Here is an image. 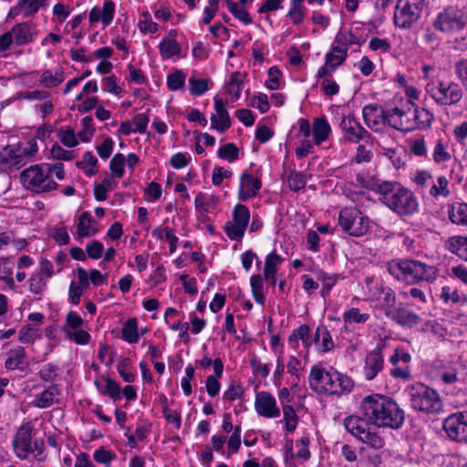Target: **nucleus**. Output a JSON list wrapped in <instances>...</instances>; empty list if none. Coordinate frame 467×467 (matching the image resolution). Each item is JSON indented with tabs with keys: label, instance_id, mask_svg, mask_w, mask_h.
<instances>
[{
	"label": "nucleus",
	"instance_id": "1",
	"mask_svg": "<svg viewBox=\"0 0 467 467\" xmlns=\"http://www.w3.org/2000/svg\"><path fill=\"white\" fill-rule=\"evenodd\" d=\"M360 413L370 424L379 428L399 430L405 421V412L391 398L372 394L360 403Z\"/></svg>",
	"mask_w": 467,
	"mask_h": 467
},
{
	"label": "nucleus",
	"instance_id": "2",
	"mask_svg": "<svg viewBox=\"0 0 467 467\" xmlns=\"http://www.w3.org/2000/svg\"><path fill=\"white\" fill-rule=\"evenodd\" d=\"M386 268L396 280L407 285L431 284L438 277V269L434 265L414 259H393L386 264Z\"/></svg>",
	"mask_w": 467,
	"mask_h": 467
},
{
	"label": "nucleus",
	"instance_id": "3",
	"mask_svg": "<svg viewBox=\"0 0 467 467\" xmlns=\"http://www.w3.org/2000/svg\"><path fill=\"white\" fill-rule=\"evenodd\" d=\"M379 202L400 216H409L419 210L416 195L396 182H383L379 189Z\"/></svg>",
	"mask_w": 467,
	"mask_h": 467
},
{
	"label": "nucleus",
	"instance_id": "4",
	"mask_svg": "<svg viewBox=\"0 0 467 467\" xmlns=\"http://www.w3.org/2000/svg\"><path fill=\"white\" fill-rule=\"evenodd\" d=\"M310 389L317 394L341 395L349 392L353 388L352 379L334 368L329 370L315 365L308 376Z\"/></svg>",
	"mask_w": 467,
	"mask_h": 467
},
{
	"label": "nucleus",
	"instance_id": "5",
	"mask_svg": "<svg viewBox=\"0 0 467 467\" xmlns=\"http://www.w3.org/2000/svg\"><path fill=\"white\" fill-rule=\"evenodd\" d=\"M426 94L441 107L458 105L463 97L462 86L450 79L433 77L425 85Z\"/></svg>",
	"mask_w": 467,
	"mask_h": 467
},
{
	"label": "nucleus",
	"instance_id": "6",
	"mask_svg": "<svg viewBox=\"0 0 467 467\" xmlns=\"http://www.w3.org/2000/svg\"><path fill=\"white\" fill-rule=\"evenodd\" d=\"M410 406L417 411L426 414H435L442 410L443 403L439 393L422 383H414L404 390Z\"/></svg>",
	"mask_w": 467,
	"mask_h": 467
},
{
	"label": "nucleus",
	"instance_id": "7",
	"mask_svg": "<svg viewBox=\"0 0 467 467\" xmlns=\"http://www.w3.org/2000/svg\"><path fill=\"white\" fill-rule=\"evenodd\" d=\"M23 187L35 193H46L57 188V183L52 179V166L49 163L32 165L20 173Z\"/></svg>",
	"mask_w": 467,
	"mask_h": 467
},
{
	"label": "nucleus",
	"instance_id": "8",
	"mask_svg": "<svg viewBox=\"0 0 467 467\" xmlns=\"http://www.w3.org/2000/svg\"><path fill=\"white\" fill-rule=\"evenodd\" d=\"M33 427L29 424L22 425L16 431L13 439V447L16 455L25 460L29 454L34 453V457L37 461H43L42 448L44 447L43 441L34 439L32 436Z\"/></svg>",
	"mask_w": 467,
	"mask_h": 467
},
{
	"label": "nucleus",
	"instance_id": "9",
	"mask_svg": "<svg viewBox=\"0 0 467 467\" xmlns=\"http://www.w3.org/2000/svg\"><path fill=\"white\" fill-rule=\"evenodd\" d=\"M338 224L343 232L360 237L368 233L369 219L356 207H345L339 213Z\"/></svg>",
	"mask_w": 467,
	"mask_h": 467
},
{
	"label": "nucleus",
	"instance_id": "10",
	"mask_svg": "<svg viewBox=\"0 0 467 467\" xmlns=\"http://www.w3.org/2000/svg\"><path fill=\"white\" fill-rule=\"evenodd\" d=\"M425 0H399L394 12L395 26L401 29H410L418 22Z\"/></svg>",
	"mask_w": 467,
	"mask_h": 467
},
{
	"label": "nucleus",
	"instance_id": "11",
	"mask_svg": "<svg viewBox=\"0 0 467 467\" xmlns=\"http://www.w3.org/2000/svg\"><path fill=\"white\" fill-rule=\"evenodd\" d=\"M37 35L36 26L30 22L16 24L10 31L0 36V51H6L12 44L24 46L33 42Z\"/></svg>",
	"mask_w": 467,
	"mask_h": 467
},
{
	"label": "nucleus",
	"instance_id": "12",
	"mask_svg": "<svg viewBox=\"0 0 467 467\" xmlns=\"http://www.w3.org/2000/svg\"><path fill=\"white\" fill-rule=\"evenodd\" d=\"M38 151L37 142L35 139H31L25 143L20 144L17 148L6 147L4 152L10 165V171L19 169L26 165L27 161L33 159Z\"/></svg>",
	"mask_w": 467,
	"mask_h": 467
},
{
	"label": "nucleus",
	"instance_id": "13",
	"mask_svg": "<svg viewBox=\"0 0 467 467\" xmlns=\"http://www.w3.org/2000/svg\"><path fill=\"white\" fill-rule=\"evenodd\" d=\"M250 219L249 209L243 204H236L233 212V221L224 226L227 236L234 241H240L245 233Z\"/></svg>",
	"mask_w": 467,
	"mask_h": 467
},
{
	"label": "nucleus",
	"instance_id": "14",
	"mask_svg": "<svg viewBox=\"0 0 467 467\" xmlns=\"http://www.w3.org/2000/svg\"><path fill=\"white\" fill-rule=\"evenodd\" d=\"M433 26L443 33H453L462 30L465 21L456 7L448 6L438 14Z\"/></svg>",
	"mask_w": 467,
	"mask_h": 467
},
{
	"label": "nucleus",
	"instance_id": "15",
	"mask_svg": "<svg viewBox=\"0 0 467 467\" xmlns=\"http://www.w3.org/2000/svg\"><path fill=\"white\" fill-rule=\"evenodd\" d=\"M339 128L343 139L351 143H358L361 140H367L370 137V134L352 116L343 117Z\"/></svg>",
	"mask_w": 467,
	"mask_h": 467
},
{
	"label": "nucleus",
	"instance_id": "16",
	"mask_svg": "<svg viewBox=\"0 0 467 467\" xmlns=\"http://www.w3.org/2000/svg\"><path fill=\"white\" fill-rule=\"evenodd\" d=\"M254 409L258 415L265 418L271 419L280 416V410L276 405L275 399L267 391H261L256 394Z\"/></svg>",
	"mask_w": 467,
	"mask_h": 467
},
{
	"label": "nucleus",
	"instance_id": "17",
	"mask_svg": "<svg viewBox=\"0 0 467 467\" xmlns=\"http://www.w3.org/2000/svg\"><path fill=\"white\" fill-rule=\"evenodd\" d=\"M383 344L378 345L365 358L364 376L371 380L382 370L384 358L382 355Z\"/></svg>",
	"mask_w": 467,
	"mask_h": 467
},
{
	"label": "nucleus",
	"instance_id": "18",
	"mask_svg": "<svg viewBox=\"0 0 467 467\" xmlns=\"http://www.w3.org/2000/svg\"><path fill=\"white\" fill-rule=\"evenodd\" d=\"M213 99L216 114H212L211 116L212 129L217 130L219 133H223L231 127L230 115L221 98L216 96Z\"/></svg>",
	"mask_w": 467,
	"mask_h": 467
},
{
	"label": "nucleus",
	"instance_id": "19",
	"mask_svg": "<svg viewBox=\"0 0 467 467\" xmlns=\"http://www.w3.org/2000/svg\"><path fill=\"white\" fill-rule=\"evenodd\" d=\"M452 158L451 140L444 136L434 140L431 152V160L435 164L449 162Z\"/></svg>",
	"mask_w": 467,
	"mask_h": 467
},
{
	"label": "nucleus",
	"instance_id": "20",
	"mask_svg": "<svg viewBox=\"0 0 467 467\" xmlns=\"http://www.w3.org/2000/svg\"><path fill=\"white\" fill-rule=\"evenodd\" d=\"M262 187L259 178L253 177L248 172H243L240 177L238 197L241 201H246L257 195Z\"/></svg>",
	"mask_w": 467,
	"mask_h": 467
},
{
	"label": "nucleus",
	"instance_id": "21",
	"mask_svg": "<svg viewBox=\"0 0 467 467\" xmlns=\"http://www.w3.org/2000/svg\"><path fill=\"white\" fill-rule=\"evenodd\" d=\"M362 115L366 125L374 131H379L385 125L384 109L376 104H368L363 108Z\"/></svg>",
	"mask_w": 467,
	"mask_h": 467
},
{
	"label": "nucleus",
	"instance_id": "22",
	"mask_svg": "<svg viewBox=\"0 0 467 467\" xmlns=\"http://www.w3.org/2000/svg\"><path fill=\"white\" fill-rule=\"evenodd\" d=\"M368 424H370V422L362 415L361 417L351 415L344 420L346 430L359 441L363 436L367 434V431L371 430Z\"/></svg>",
	"mask_w": 467,
	"mask_h": 467
},
{
	"label": "nucleus",
	"instance_id": "23",
	"mask_svg": "<svg viewBox=\"0 0 467 467\" xmlns=\"http://www.w3.org/2000/svg\"><path fill=\"white\" fill-rule=\"evenodd\" d=\"M389 320L393 321L397 325L402 327H413L421 322L420 317L415 312L399 306L398 308L393 312Z\"/></svg>",
	"mask_w": 467,
	"mask_h": 467
},
{
	"label": "nucleus",
	"instance_id": "24",
	"mask_svg": "<svg viewBox=\"0 0 467 467\" xmlns=\"http://www.w3.org/2000/svg\"><path fill=\"white\" fill-rule=\"evenodd\" d=\"M314 336L310 334V327L303 324L299 326L297 328L294 329L292 334L288 337V343L292 348H297L298 340H301L306 351L308 348L315 345Z\"/></svg>",
	"mask_w": 467,
	"mask_h": 467
},
{
	"label": "nucleus",
	"instance_id": "25",
	"mask_svg": "<svg viewBox=\"0 0 467 467\" xmlns=\"http://www.w3.org/2000/svg\"><path fill=\"white\" fill-rule=\"evenodd\" d=\"M379 308L384 313L385 317L389 319L393 312L398 308L397 296L390 287H381Z\"/></svg>",
	"mask_w": 467,
	"mask_h": 467
},
{
	"label": "nucleus",
	"instance_id": "26",
	"mask_svg": "<svg viewBox=\"0 0 467 467\" xmlns=\"http://www.w3.org/2000/svg\"><path fill=\"white\" fill-rule=\"evenodd\" d=\"M7 358L5 362V367L6 369L15 370L21 369L24 370L27 367L26 351L23 347H16L11 349L7 354Z\"/></svg>",
	"mask_w": 467,
	"mask_h": 467
},
{
	"label": "nucleus",
	"instance_id": "27",
	"mask_svg": "<svg viewBox=\"0 0 467 467\" xmlns=\"http://www.w3.org/2000/svg\"><path fill=\"white\" fill-rule=\"evenodd\" d=\"M315 346L317 350L326 353L332 350L335 348L332 337L326 326L320 325L316 328L314 335Z\"/></svg>",
	"mask_w": 467,
	"mask_h": 467
},
{
	"label": "nucleus",
	"instance_id": "28",
	"mask_svg": "<svg viewBox=\"0 0 467 467\" xmlns=\"http://www.w3.org/2000/svg\"><path fill=\"white\" fill-rule=\"evenodd\" d=\"M427 192L435 200L446 199L451 195L449 180L444 175H440L433 180Z\"/></svg>",
	"mask_w": 467,
	"mask_h": 467
},
{
	"label": "nucleus",
	"instance_id": "29",
	"mask_svg": "<svg viewBox=\"0 0 467 467\" xmlns=\"http://www.w3.org/2000/svg\"><path fill=\"white\" fill-rule=\"evenodd\" d=\"M448 215L451 223L467 227V203L454 202L448 207Z\"/></svg>",
	"mask_w": 467,
	"mask_h": 467
},
{
	"label": "nucleus",
	"instance_id": "30",
	"mask_svg": "<svg viewBox=\"0 0 467 467\" xmlns=\"http://www.w3.org/2000/svg\"><path fill=\"white\" fill-rule=\"evenodd\" d=\"M405 114L406 112L398 107L391 109H384L385 124L398 130H410V127L406 126L403 121Z\"/></svg>",
	"mask_w": 467,
	"mask_h": 467
},
{
	"label": "nucleus",
	"instance_id": "31",
	"mask_svg": "<svg viewBox=\"0 0 467 467\" xmlns=\"http://www.w3.org/2000/svg\"><path fill=\"white\" fill-rule=\"evenodd\" d=\"M445 246L451 253L467 261V236L455 235L450 237L446 241Z\"/></svg>",
	"mask_w": 467,
	"mask_h": 467
},
{
	"label": "nucleus",
	"instance_id": "32",
	"mask_svg": "<svg viewBox=\"0 0 467 467\" xmlns=\"http://www.w3.org/2000/svg\"><path fill=\"white\" fill-rule=\"evenodd\" d=\"M95 223V220L88 212L81 213L77 225L78 237L83 238L96 234L97 229L94 226Z\"/></svg>",
	"mask_w": 467,
	"mask_h": 467
},
{
	"label": "nucleus",
	"instance_id": "33",
	"mask_svg": "<svg viewBox=\"0 0 467 467\" xmlns=\"http://www.w3.org/2000/svg\"><path fill=\"white\" fill-rule=\"evenodd\" d=\"M443 429L447 435L455 441H461L462 420L460 412L453 413L443 421Z\"/></svg>",
	"mask_w": 467,
	"mask_h": 467
},
{
	"label": "nucleus",
	"instance_id": "34",
	"mask_svg": "<svg viewBox=\"0 0 467 467\" xmlns=\"http://www.w3.org/2000/svg\"><path fill=\"white\" fill-rule=\"evenodd\" d=\"M330 133L331 128L326 118L322 117L315 119L313 122V137L315 144L320 145L327 140Z\"/></svg>",
	"mask_w": 467,
	"mask_h": 467
},
{
	"label": "nucleus",
	"instance_id": "35",
	"mask_svg": "<svg viewBox=\"0 0 467 467\" xmlns=\"http://www.w3.org/2000/svg\"><path fill=\"white\" fill-rule=\"evenodd\" d=\"M60 393L57 385H51L48 389L36 395L34 405L37 408H47L54 403L55 398Z\"/></svg>",
	"mask_w": 467,
	"mask_h": 467
},
{
	"label": "nucleus",
	"instance_id": "36",
	"mask_svg": "<svg viewBox=\"0 0 467 467\" xmlns=\"http://www.w3.org/2000/svg\"><path fill=\"white\" fill-rule=\"evenodd\" d=\"M434 119L433 114L424 108H416L413 111L414 125L410 129H426Z\"/></svg>",
	"mask_w": 467,
	"mask_h": 467
},
{
	"label": "nucleus",
	"instance_id": "37",
	"mask_svg": "<svg viewBox=\"0 0 467 467\" xmlns=\"http://www.w3.org/2000/svg\"><path fill=\"white\" fill-rule=\"evenodd\" d=\"M355 187L369 189L379 195V189L383 187V182H377L366 172H358L355 175Z\"/></svg>",
	"mask_w": 467,
	"mask_h": 467
},
{
	"label": "nucleus",
	"instance_id": "38",
	"mask_svg": "<svg viewBox=\"0 0 467 467\" xmlns=\"http://www.w3.org/2000/svg\"><path fill=\"white\" fill-rule=\"evenodd\" d=\"M244 88V75L239 72H234L226 83V91L233 97L234 100L240 98L242 89Z\"/></svg>",
	"mask_w": 467,
	"mask_h": 467
},
{
	"label": "nucleus",
	"instance_id": "39",
	"mask_svg": "<svg viewBox=\"0 0 467 467\" xmlns=\"http://www.w3.org/2000/svg\"><path fill=\"white\" fill-rule=\"evenodd\" d=\"M160 54L162 58L169 59L173 56L179 55L181 47L179 43L172 38L165 37L159 44Z\"/></svg>",
	"mask_w": 467,
	"mask_h": 467
},
{
	"label": "nucleus",
	"instance_id": "40",
	"mask_svg": "<svg viewBox=\"0 0 467 467\" xmlns=\"http://www.w3.org/2000/svg\"><path fill=\"white\" fill-rule=\"evenodd\" d=\"M152 235L157 239H168L170 253L172 254L177 249L178 237L174 234V231L170 227H156L152 231Z\"/></svg>",
	"mask_w": 467,
	"mask_h": 467
},
{
	"label": "nucleus",
	"instance_id": "41",
	"mask_svg": "<svg viewBox=\"0 0 467 467\" xmlns=\"http://www.w3.org/2000/svg\"><path fill=\"white\" fill-rule=\"evenodd\" d=\"M347 57V51L336 47V45L333 44L331 50L326 54L325 61L327 65H330V67H334L336 69L338 66L345 62Z\"/></svg>",
	"mask_w": 467,
	"mask_h": 467
},
{
	"label": "nucleus",
	"instance_id": "42",
	"mask_svg": "<svg viewBox=\"0 0 467 467\" xmlns=\"http://www.w3.org/2000/svg\"><path fill=\"white\" fill-rule=\"evenodd\" d=\"M217 202V198L213 195H206L202 192H199L194 200L195 209L202 213H210L214 208Z\"/></svg>",
	"mask_w": 467,
	"mask_h": 467
},
{
	"label": "nucleus",
	"instance_id": "43",
	"mask_svg": "<svg viewBox=\"0 0 467 467\" xmlns=\"http://www.w3.org/2000/svg\"><path fill=\"white\" fill-rule=\"evenodd\" d=\"M122 338L130 344L137 343L139 340L138 321L136 318L129 319L121 329Z\"/></svg>",
	"mask_w": 467,
	"mask_h": 467
},
{
	"label": "nucleus",
	"instance_id": "44",
	"mask_svg": "<svg viewBox=\"0 0 467 467\" xmlns=\"http://www.w3.org/2000/svg\"><path fill=\"white\" fill-rule=\"evenodd\" d=\"M252 294L255 302L262 306H265V293L263 277L260 275H253L250 278Z\"/></svg>",
	"mask_w": 467,
	"mask_h": 467
},
{
	"label": "nucleus",
	"instance_id": "45",
	"mask_svg": "<svg viewBox=\"0 0 467 467\" xmlns=\"http://www.w3.org/2000/svg\"><path fill=\"white\" fill-rule=\"evenodd\" d=\"M369 317L368 313H360L357 307H351L343 313V320L347 325L364 324Z\"/></svg>",
	"mask_w": 467,
	"mask_h": 467
},
{
	"label": "nucleus",
	"instance_id": "46",
	"mask_svg": "<svg viewBox=\"0 0 467 467\" xmlns=\"http://www.w3.org/2000/svg\"><path fill=\"white\" fill-rule=\"evenodd\" d=\"M287 371L292 376V385L296 387L303 375L304 367L300 359L295 356H290L287 362Z\"/></svg>",
	"mask_w": 467,
	"mask_h": 467
},
{
	"label": "nucleus",
	"instance_id": "47",
	"mask_svg": "<svg viewBox=\"0 0 467 467\" xmlns=\"http://www.w3.org/2000/svg\"><path fill=\"white\" fill-rule=\"evenodd\" d=\"M78 166L83 169L88 176L95 175L99 171L98 160L90 151L83 154L82 161L78 162Z\"/></svg>",
	"mask_w": 467,
	"mask_h": 467
},
{
	"label": "nucleus",
	"instance_id": "48",
	"mask_svg": "<svg viewBox=\"0 0 467 467\" xmlns=\"http://www.w3.org/2000/svg\"><path fill=\"white\" fill-rule=\"evenodd\" d=\"M333 44L348 52L349 46L358 44V39L350 31H339Z\"/></svg>",
	"mask_w": 467,
	"mask_h": 467
},
{
	"label": "nucleus",
	"instance_id": "49",
	"mask_svg": "<svg viewBox=\"0 0 467 467\" xmlns=\"http://www.w3.org/2000/svg\"><path fill=\"white\" fill-rule=\"evenodd\" d=\"M63 81L62 70H57L54 74L50 70H45L40 77V82L46 88L57 87Z\"/></svg>",
	"mask_w": 467,
	"mask_h": 467
},
{
	"label": "nucleus",
	"instance_id": "50",
	"mask_svg": "<svg viewBox=\"0 0 467 467\" xmlns=\"http://www.w3.org/2000/svg\"><path fill=\"white\" fill-rule=\"evenodd\" d=\"M208 89L209 88L207 79L199 78L195 76H192L189 78V90L192 96H202Z\"/></svg>",
	"mask_w": 467,
	"mask_h": 467
},
{
	"label": "nucleus",
	"instance_id": "51",
	"mask_svg": "<svg viewBox=\"0 0 467 467\" xmlns=\"http://www.w3.org/2000/svg\"><path fill=\"white\" fill-rule=\"evenodd\" d=\"M433 180L431 172L426 170L417 171L413 177L414 183H416L422 192L429 190Z\"/></svg>",
	"mask_w": 467,
	"mask_h": 467
},
{
	"label": "nucleus",
	"instance_id": "52",
	"mask_svg": "<svg viewBox=\"0 0 467 467\" xmlns=\"http://www.w3.org/2000/svg\"><path fill=\"white\" fill-rule=\"evenodd\" d=\"M28 282L29 290L35 295H42L47 288V281L40 273L31 275Z\"/></svg>",
	"mask_w": 467,
	"mask_h": 467
},
{
	"label": "nucleus",
	"instance_id": "53",
	"mask_svg": "<svg viewBox=\"0 0 467 467\" xmlns=\"http://www.w3.org/2000/svg\"><path fill=\"white\" fill-rule=\"evenodd\" d=\"M82 130L78 132L79 140L88 142L94 135L93 119L91 116L84 117L81 120Z\"/></svg>",
	"mask_w": 467,
	"mask_h": 467
},
{
	"label": "nucleus",
	"instance_id": "54",
	"mask_svg": "<svg viewBox=\"0 0 467 467\" xmlns=\"http://www.w3.org/2000/svg\"><path fill=\"white\" fill-rule=\"evenodd\" d=\"M185 75L181 70H175L167 77V86L169 89L175 91L184 88Z\"/></svg>",
	"mask_w": 467,
	"mask_h": 467
},
{
	"label": "nucleus",
	"instance_id": "55",
	"mask_svg": "<svg viewBox=\"0 0 467 467\" xmlns=\"http://www.w3.org/2000/svg\"><path fill=\"white\" fill-rule=\"evenodd\" d=\"M57 136L61 143L68 148H72L78 145V141L76 138V134L73 129L67 128L66 130L60 129L57 132Z\"/></svg>",
	"mask_w": 467,
	"mask_h": 467
},
{
	"label": "nucleus",
	"instance_id": "56",
	"mask_svg": "<svg viewBox=\"0 0 467 467\" xmlns=\"http://www.w3.org/2000/svg\"><path fill=\"white\" fill-rule=\"evenodd\" d=\"M67 337L78 345H86L90 340V335L83 329L71 330L64 328Z\"/></svg>",
	"mask_w": 467,
	"mask_h": 467
},
{
	"label": "nucleus",
	"instance_id": "57",
	"mask_svg": "<svg viewBox=\"0 0 467 467\" xmlns=\"http://www.w3.org/2000/svg\"><path fill=\"white\" fill-rule=\"evenodd\" d=\"M360 441L376 450H379L385 445L383 437L372 430L367 431Z\"/></svg>",
	"mask_w": 467,
	"mask_h": 467
},
{
	"label": "nucleus",
	"instance_id": "58",
	"mask_svg": "<svg viewBox=\"0 0 467 467\" xmlns=\"http://www.w3.org/2000/svg\"><path fill=\"white\" fill-rule=\"evenodd\" d=\"M115 15V4L111 0H106L100 7V16L102 17V25L108 26L113 21Z\"/></svg>",
	"mask_w": 467,
	"mask_h": 467
},
{
	"label": "nucleus",
	"instance_id": "59",
	"mask_svg": "<svg viewBox=\"0 0 467 467\" xmlns=\"http://www.w3.org/2000/svg\"><path fill=\"white\" fill-rule=\"evenodd\" d=\"M59 370L58 366L48 363L41 368L38 376L44 381L52 382L58 377Z\"/></svg>",
	"mask_w": 467,
	"mask_h": 467
},
{
	"label": "nucleus",
	"instance_id": "60",
	"mask_svg": "<svg viewBox=\"0 0 467 467\" xmlns=\"http://www.w3.org/2000/svg\"><path fill=\"white\" fill-rule=\"evenodd\" d=\"M306 183L305 175L302 172L292 171L287 177V184L290 190L298 192L304 189Z\"/></svg>",
	"mask_w": 467,
	"mask_h": 467
},
{
	"label": "nucleus",
	"instance_id": "61",
	"mask_svg": "<svg viewBox=\"0 0 467 467\" xmlns=\"http://www.w3.org/2000/svg\"><path fill=\"white\" fill-rule=\"evenodd\" d=\"M125 156L122 153H117L113 156L109 162V168L118 178H122L124 175Z\"/></svg>",
	"mask_w": 467,
	"mask_h": 467
},
{
	"label": "nucleus",
	"instance_id": "62",
	"mask_svg": "<svg viewBox=\"0 0 467 467\" xmlns=\"http://www.w3.org/2000/svg\"><path fill=\"white\" fill-rule=\"evenodd\" d=\"M218 157L229 161L238 158V149L234 143H226L218 150Z\"/></svg>",
	"mask_w": 467,
	"mask_h": 467
},
{
	"label": "nucleus",
	"instance_id": "63",
	"mask_svg": "<svg viewBox=\"0 0 467 467\" xmlns=\"http://www.w3.org/2000/svg\"><path fill=\"white\" fill-rule=\"evenodd\" d=\"M144 19L140 20L138 26L141 33H155L159 29V25L151 20L150 15L144 12L141 15Z\"/></svg>",
	"mask_w": 467,
	"mask_h": 467
},
{
	"label": "nucleus",
	"instance_id": "64",
	"mask_svg": "<svg viewBox=\"0 0 467 467\" xmlns=\"http://www.w3.org/2000/svg\"><path fill=\"white\" fill-rule=\"evenodd\" d=\"M455 74L462 84L467 88V58H462L454 65Z\"/></svg>",
	"mask_w": 467,
	"mask_h": 467
}]
</instances>
